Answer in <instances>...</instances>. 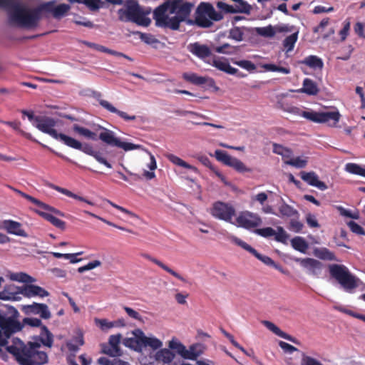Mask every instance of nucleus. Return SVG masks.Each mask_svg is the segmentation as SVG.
I'll return each mask as SVG.
<instances>
[{
    "instance_id": "obj_54",
    "label": "nucleus",
    "mask_w": 365,
    "mask_h": 365,
    "mask_svg": "<svg viewBox=\"0 0 365 365\" xmlns=\"http://www.w3.org/2000/svg\"><path fill=\"white\" fill-rule=\"evenodd\" d=\"M21 322L23 324V327H24V325H28L31 327L40 328H41V327L43 326L41 319L35 317H25Z\"/></svg>"
},
{
    "instance_id": "obj_29",
    "label": "nucleus",
    "mask_w": 365,
    "mask_h": 365,
    "mask_svg": "<svg viewBox=\"0 0 365 365\" xmlns=\"http://www.w3.org/2000/svg\"><path fill=\"white\" fill-rule=\"evenodd\" d=\"M141 256L143 258H145V259H146L153 262L154 264H155L156 265H158V267H160L163 270H165L168 273L170 274L171 275H173L175 278L178 279L181 282H187V280L182 276H181L180 274H178L177 272H175L173 269L170 268L168 266H167L165 264H164L163 262H162L159 259L152 257L151 255H148L147 253H143V254L141 255Z\"/></svg>"
},
{
    "instance_id": "obj_17",
    "label": "nucleus",
    "mask_w": 365,
    "mask_h": 365,
    "mask_svg": "<svg viewBox=\"0 0 365 365\" xmlns=\"http://www.w3.org/2000/svg\"><path fill=\"white\" fill-rule=\"evenodd\" d=\"M232 241L238 246L241 247L246 251L253 255L256 258H257L259 260L262 262L266 265L274 267L276 269H279L272 258L259 253L255 248H253L252 247H251L250 245L242 241V240L236 237H234Z\"/></svg>"
},
{
    "instance_id": "obj_47",
    "label": "nucleus",
    "mask_w": 365,
    "mask_h": 365,
    "mask_svg": "<svg viewBox=\"0 0 365 365\" xmlns=\"http://www.w3.org/2000/svg\"><path fill=\"white\" fill-rule=\"evenodd\" d=\"M272 146L274 153L282 155L283 158L286 159H289L292 157V151L291 149L276 143H274Z\"/></svg>"
},
{
    "instance_id": "obj_25",
    "label": "nucleus",
    "mask_w": 365,
    "mask_h": 365,
    "mask_svg": "<svg viewBox=\"0 0 365 365\" xmlns=\"http://www.w3.org/2000/svg\"><path fill=\"white\" fill-rule=\"evenodd\" d=\"M188 50L194 56L205 61L207 58L210 57L212 54V51L207 45L198 42L190 43L188 46Z\"/></svg>"
},
{
    "instance_id": "obj_18",
    "label": "nucleus",
    "mask_w": 365,
    "mask_h": 365,
    "mask_svg": "<svg viewBox=\"0 0 365 365\" xmlns=\"http://www.w3.org/2000/svg\"><path fill=\"white\" fill-rule=\"evenodd\" d=\"M11 190H14L16 193L19 194V195H21L22 197L25 198L26 200H29V202H31V203L37 205L38 207H39L40 208L44 210H46V211H50L51 212H53L55 213V215H58V216H61V217H64L65 216V214L61 212V210L55 208L54 207H52L39 200H38L37 198H35L22 191H21L20 190H18L16 188H14L10 185L8 186Z\"/></svg>"
},
{
    "instance_id": "obj_44",
    "label": "nucleus",
    "mask_w": 365,
    "mask_h": 365,
    "mask_svg": "<svg viewBox=\"0 0 365 365\" xmlns=\"http://www.w3.org/2000/svg\"><path fill=\"white\" fill-rule=\"evenodd\" d=\"M185 20L186 19L181 18L176 15L171 18H170L168 16L167 20L165 21V24L162 25L160 27L161 28H169L172 30H178V29H179L180 23Z\"/></svg>"
},
{
    "instance_id": "obj_12",
    "label": "nucleus",
    "mask_w": 365,
    "mask_h": 365,
    "mask_svg": "<svg viewBox=\"0 0 365 365\" xmlns=\"http://www.w3.org/2000/svg\"><path fill=\"white\" fill-rule=\"evenodd\" d=\"M211 214L215 218L230 222L235 215V209L230 204L218 201L213 204Z\"/></svg>"
},
{
    "instance_id": "obj_49",
    "label": "nucleus",
    "mask_w": 365,
    "mask_h": 365,
    "mask_svg": "<svg viewBox=\"0 0 365 365\" xmlns=\"http://www.w3.org/2000/svg\"><path fill=\"white\" fill-rule=\"evenodd\" d=\"M262 67L267 71L279 72L284 74H289L291 72L289 67L279 66L273 63H265Z\"/></svg>"
},
{
    "instance_id": "obj_53",
    "label": "nucleus",
    "mask_w": 365,
    "mask_h": 365,
    "mask_svg": "<svg viewBox=\"0 0 365 365\" xmlns=\"http://www.w3.org/2000/svg\"><path fill=\"white\" fill-rule=\"evenodd\" d=\"M238 4L235 7L238 9L240 13L250 14L252 10V6L247 1L244 0H232Z\"/></svg>"
},
{
    "instance_id": "obj_16",
    "label": "nucleus",
    "mask_w": 365,
    "mask_h": 365,
    "mask_svg": "<svg viewBox=\"0 0 365 365\" xmlns=\"http://www.w3.org/2000/svg\"><path fill=\"white\" fill-rule=\"evenodd\" d=\"M294 261L298 262L303 268L306 269L309 274L317 277L321 274L324 267L320 261L309 257L296 258Z\"/></svg>"
},
{
    "instance_id": "obj_57",
    "label": "nucleus",
    "mask_w": 365,
    "mask_h": 365,
    "mask_svg": "<svg viewBox=\"0 0 365 365\" xmlns=\"http://www.w3.org/2000/svg\"><path fill=\"white\" fill-rule=\"evenodd\" d=\"M300 365H324L321 361L307 355L305 353L302 354V359Z\"/></svg>"
},
{
    "instance_id": "obj_55",
    "label": "nucleus",
    "mask_w": 365,
    "mask_h": 365,
    "mask_svg": "<svg viewBox=\"0 0 365 365\" xmlns=\"http://www.w3.org/2000/svg\"><path fill=\"white\" fill-rule=\"evenodd\" d=\"M244 32L241 28L235 26L230 30L229 38L237 41L243 40Z\"/></svg>"
},
{
    "instance_id": "obj_60",
    "label": "nucleus",
    "mask_w": 365,
    "mask_h": 365,
    "mask_svg": "<svg viewBox=\"0 0 365 365\" xmlns=\"http://www.w3.org/2000/svg\"><path fill=\"white\" fill-rule=\"evenodd\" d=\"M217 7L227 14L240 13V11L235 6L227 4L226 3L222 1H218L217 3Z\"/></svg>"
},
{
    "instance_id": "obj_37",
    "label": "nucleus",
    "mask_w": 365,
    "mask_h": 365,
    "mask_svg": "<svg viewBox=\"0 0 365 365\" xmlns=\"http://www.w3.org/2000/svg\"><path fill=\"white\" fill-rule=\"evenodd\" d=\"M279 215L277 216H279L281 217H299V212L298 211L294 209L293 207L289 205L286 202L282 203L279 206Z\"/></svg>"
},
{
    "instance_id": "obj_40",
    "label": "nucleus",
    "mask_w": 365,
    "mask_h": 365,
    "mask_svg": "<svg viewBox=\"0 0 365 365\" xmlns=\"http://www.w3.org/2000/svg\"><path fill=\"white\" fill-rule=\"evenodd\" d=\"M185 353L183 354L182 358L195 360L202 354L201 346L200 344H193L190 346L189 349L185 347Z\"/></svg>"
},
{
    "instance_id": "obj_5",
    "label": "nucleus",
    "mask_w": 365,
    "mask_h": 365,
    "mask_svg": "<svg viewBox=\"0 0 365 365\" xmlns=\"http://www.w3.org/2000/svg\"><path fill=\"white\" fill-rule=\"evenodd\" d=\"M20 314L13 306L0 305V328L5 334H14L23 329V324L19 320Z\"/></svg>"
},
{
    "instance_id": "obj_8",
    "label": "nucleus",
    "mask_w": 365,
    "mask_h": 365,
    "mask_svg": "<svg viewBox=\"0 0 365 365\" xmlns=\"http://www.w3.org/2000/svg\"><path fill=\"white\" fill-rule=\"evenodd\" d=\"M63 143L70 148L79 150L84 153L93 157L98 163L104 165L107 168H112L111 164L102 156V154L99 151L94 150L91 145L88 143L82 144L80 141L70 136H67Z\"/></svg>"
},
{
    "instance_id": "obj_19",
    "label": "nucleus",
    "mask_w": 365,
    "mask_h": 365,
    "mask_svg": "<svg viewBox=\"0 0 365 365\" xmlns=\"http://www.w3.org/2000/svg\"><path fill=\"white\" fill-rule=\"evenodd\" d=\"M121 337L120 334L110 336L108 344L102 345V352L113 357L120 356L122 353L119 344Z\"/></svg>"
},
{
    "instance_id": "obj_32",
    "label": "nucleus",
    "mask_w": 365,
    "mask_h": 365,
    "mask_svg": "<svg viewBox=\"0 0 365 365\" xmlns=\"http://www.w3.org/2000/svg\"><path fill=\"white\" fill-rule=\"evenodd\" d=\"M262 324L270 331H272L276 335L290 341L294 344H298V341L296 339L292 337V336L287 334V333L282 331L278 327H277L274 324L269 321H263Z\"/></svg>"
},
{
    "instance_id": "obj_21",
    "label": "nucleus",
    "mask_w": 365,
    "mask_h": 365,
    "mask_svg": "<svg viewBox=\"0 0 365 365\" xmlns=\"http://www.w3.org/2000/svg\"><path fill=\"white\" fill-rule=\"evenodd\" d=\"M22 286L18 287L14 284H6L0 292V299L4 301H19L21 299Z\"/></svg>"
},
{
    "instance_id": "obj_23",
    "label": "nucleus",
    "mask_w": 365,
    "mask_h": 365,
    "mask_svg": "<svg viewBox=\"0 0 365 365\" xmlns=\"http://www.w3.org/2000/svg\"><path fill=\"white\" fill-rule=\"evenodd\" d=\"M22 295L31 298L39 297L43 298L49 296V292L43 287L35 284H24L22 286Z\"/></svg>"
},
{
    "instance_id": "obj_46",
    "label": "nucleus",
    "mask_w": 365,
    "mask_h": 365,
    "mask_svg": "<svg viewBox=\"0 0 365 365\" xmlns=\"http://www.w3.org/2000/svg\"><path fill=\"white\" fill-rule=\"evenodd\" d=\"M291 244L294 250L302 253H305L309 247L307 242L301 237H294L291 240Z\"/></svg>"
},
{
    "instance_id": "obj_50",
    "label": "nucleus",
    "mask_w": 365,
    "mask_h": 365,
    "mask_svg": "<svg viewBox=\"0 0 365 365\" xmlns=\"http://www.w3.org/2000/svg\"><path fill=\"white\" fill-rule=\"evenodd\" d=\"M11 279L14 281L24 283H32L36 282L35 278L24 272L14 273L11 276Z\"/></svg>"
},
{
    "instance_id": "obj_14",
    "label": "nucleus",
    "mask_w": 365,
    "mask_h": 365,
    "mask_svg": "<svg viewBox=\"0 0 365 365\" xmlns=\"http://www.w3.org/2000/svg\"><path fill=\"white\" fill-rule=\"evenodd\" d=\"M21 309L27 316L38 315L43 319H49L51 317L48 305L43 303L33 302L31 304L21 306Z\"/></svg>"
},
{
    "instance_id": "obj_15",
    "label": "nucleus",
    "mask_w": 365,
    "mask_h": 365,
    "mask_svg": "<svg viewBox=\"0 0 365 365\" xmlns=\"http://www.w3.org/2000/svg\"><path fill=\"white\" fill-rule=\"evenodd\" d=\"M170 14H175L181 18L186 19L193 7V4L186 0H168Z\"/></svg>"
},
{
    "instance_id": "obj_58",
    "label": "nucleus",
    "mask_w": 365,
    "mask_h": 365,
    "mask_svg": "<svg viewBox=\"0 0 365 365\" xmlns=\"http://www.w3.org/2000/svg\"><path fill=\"white\" fill-rule=\"evenodd\" d=\"M168 346L170 349L175 350L176 352L179 355H180L182 357H183V354L185 353V346L182 343H180L176 340H171L169 341Z\"/></svg>"
},
{
    "instance_id": "obj_30",
    "label": "nucleus",
    "mask_w": 365,
    "mask_h": 365,
    "mask_svg": "<svg viewBox=\"0 0 365 365\" xmlns=\"http://www.w3.org/2000/svg\"><path fill=\"white\" fill-rule=\"evenodd\" d=\"M297 91L309 96H317L319 92V89L315 81L307 78L303 81L302 88L298 89Z\"/></svg>"
},
{
    "instance_id": "obj_31",
    "label": "nucleus",
    "mask_w": 365,
    "mask_h": 365,
    "mask_svg": "<svg viewBox=\"0 0 365 365\" xmlns=\"http://www.w3.org/2000/svg\"><path fill=\"white\" fill-rule=\"evenodd\" d=\"M212 61V65L220 71L228 74H234L237 72V69L232 67L226 59L221 60L219 58L214 57Z\"/></svg>"
},
{
    "instance_id": "obj_62",
    "label": "nucleus",
    "mask_w": 365,
    "mask_h": 365,
    "mask_svg": "<svg viewBox=\"0 0 365 365\" xmlns=\"http://www.w3.org/2000/svg\"><path fill=\"white\" fill-rule=\"evenodd\" d=\"M254 232L263 237H270L275 235V230L272 227H264L260 229H255Z\"/></svg>"
},
{
    "instance_id": "obj_6",
    "label": "nucleus",
    "mask_w": 365,
    "mask_h": 365,
    "mask_svg": "<svg viewBox=\"0 0 365 365\" xmlns=\"http://www.w3.org/2000/svg\"><path fill=\"white\" fill-rule=\"evenodd\" d=\"M223 18V14L215 11L210 3L201 2L195 10V20H190L188 23L194 24L200 28H210L213 24L212 21H220Z\"/></svg>"
},
{
    "instance_id": "obj_38",
    "label": "nucleus",
    "mask_w": 365,
    "mask_h": 365,
    "mask_svg": "<svg viewBox=\"0 0 365 365\" xmlns=\"http://www.w3.org/2000/svg\"><path fill=\"white\" fill-rule=\"evenodd\" d=\"M50 187H51L52 189H53V190H55L69 197H72V198L78 200L79 201L84 202L91 205H94V203L93 202L86 199L83 197L79 196L66 188H63V187H61L55 185H51Z\"/></svg>"
},
{
    "instance_id": "obj_3",
    "label": "nucleus",
    "mask_w": 365,
    "mask_h": 365,
    "mask_svg": "<svg viewBox=\"0 0 365 365\" xmlns=\"http://www.w3.org/2000/svg\"><path fill=\"white\" fill-rule=\"evenodd\" d=\"M150 10L143 9L135 0H128L125 8L118 9V19L123 22H133L138 26H148L151 20L147 17Z\"/></svg>"
},
{
    "instance_id": "obj_10",
    "label": "nucleus",
    "mask_w": 365,
    "mask_h": 365,
    "mask_svg": "<svg viewBox=\"0 0 365 365\" xmlns=\"http://www.w3.org/2000/svg\"><path fill=\"white\" fill-rule=\"evenodd\" d=\"M100 129L103 130V132H101L99 134V139L102 140L103 143L107 145L111 146H116L118 148H120L123 149L125 151H129L133 150L139 149L141 148L140 145H136L132 143L128 142H122L120 138H116L114 135V133L108 130L104 127L101 125L98 126Z\"/></svg>"
},
{
    "instance_id": "obj_27",
    "label": "nucleus",
    "mask_w": 365,
    "mask_h": 365,
    "mask_svg": "<svg viewBox=\"0 0 365 365\" xmlns=\"http://www.w3.org/2000/svg\"><path fill=\"white\" fill-rule=\"evenodd\" d=\"M301 178L308 183L309 185L317 187L321 190H326L328 187L327 185L322 181L319 180L318 175L313 171L311 172H304L302 171L300 173Z\"/></svg>"
},
{
    "instance_id": "obj_1",
    "label": "nucleus",
    "mask_w": 365,
    "mask_h": 365,
    "mask_svg": "<svg viewBox=\"0 0 365 365\" xmlns=\"http://www.w3.org/2000/svg\"><path fill=\"white\" fill-rule=\"evenodd\" d=\"M0 8L7 10L10 24L33 29L38 26L43 19H48L51 15L57 19L62 18L69 11L70 6L66 4L56 6L54 1H50L29 7L19 1L0 0Z\"/></svg>"
},
{
    "instance_id": "obj_33",
    "label": "nucleus",
    "mask_w": 365,
    "mask_h": 365,
    "mask_svg": "<svg viewBox=\"0 0 365 365\" xmlns=\"http://www.w3.org/2000/svg\"><path fill=\"white\" fill-rule=\"evenodd\" d=\"M37 341L49 348L52 346L53 342V336L46 326L41 327V332L38 336V341Z\"/></svg>"
},
{
    "instance_id": "obj_13",
    "label": "nucleus",
    "mask_w": 365,
    "mask_h": 365,
    "mask_svg": "<svg viewBox=\"0 0 365 365\" xmlns=\"http://www.w3.org/2000/svg\"><path fill=\"white\" fill-rule=\"evenodd\" d=\"M236 220L240 227L247 230L256 228L262 223V218L257 214L250 211L240 212Z\"/></svg>"
},
{
    "instance_id": "obj_64",
    "label": "nucleus",
    "mask_w": 365,
    "mask_h": 365,
    "mask_svg": "<svg viewBox=\"0 0 365 365\" xmlns=\"http://www.w3.org/2000/svg\"><path fill=\"white\" fill-rule=\"evenodd\" d=\"M257 31L259 35L265 37H272L275 35V31L272 26L258 28Z\"/></svg>"
},
{
    "instance_id": "obj_48",
    "label": "nucleus",
    "mask_w": 365,
    "mask_h": 365,
    "mask_svg": "<svg viewBox=\"0 0 365 365\" xmlns=\"http://www.w3.org/2000/svg\"><path fill=\"white\" fill-rule=\"evenodd\" d=\"M182 78L187 82L192 83L195 85H202L206 83V79L204 77L199 76L194 73H184Z\"/></svg>"
},
{
    "instance_id": "obj_2",
    "label": "nucleus",
    "mask_w": 365,
    "mask_h": 365,
    "mask_svg": "<svg viewBox=\"0 0 365 365\" xmlns=\"http://www.w3.org/2000/svg\"><path fill=\"white\" fill-rule=\"evenodd\" d=\"M41 344L38 341L25 344L18 338L13 339L12 344L6 347L20 365H43L48 361L47 354L38 351Z\"/></svg>"
},
{
    "instance_id": "obj_43",
    "label": "nucleus",
    "mask_w": 365,
    "mask_h": 365,
    "mask_svg": "<svg viewBox=\"0 0 365 365\" xmlns=\"http://www.w3.org/2000/svg\"><path fill=\"white\" fill-rule=\"evenodd\" d=\"M298 34L299 31H296L294 33H292L284 39L282 44L287 53L290 52L294 49V45L298 39Z\"/></svg>"
},
{
    "instance_id": "obj_24",
    "label": "nucleus",
    "mask_w": 365,
    "mask_h": 365,
    "mask_svg": "<svg viewBox=\"0 0 365 365\" xmlns=\"http://www.w3.org/2000/svg\"><path fill=\"white\" fill-rule=\"evenodd\" d=\"M134 337L125 338L123 344L135 351H140L143 348V331L140 329H135L133 331Z\"/></svg>"
},
{
    "instance_id": "obj_35",
    "label": "nucleus",
    "mask_w": 365,
    "mask_h": 365,
    "mask_svg": "<svg viewBox=\"0 0 365 365\" xmlns=\"http://www.w3.org/2000/svg\"><path fill=\"white\" fill-rule=\"evenodd\" d=\"M156 360L163 362L164 365H170L175 358V354L168 349H163L158 351L155 355Z\"/></svg>"
},
{
    "instance_id": "obj_26",
    "label": "nucleus",
    "mask_w": 365,
    "mask_h": 365,
    "mask_svg": "<svg viewBox=\"0 0 365 365\" xmlns=\"http://www.w3.org/2000/svg\"><path fill=\"white\" fill-rule=\"evenodd\" d=\"M170 13V6L168 0L165 1L163 4L158 6L153 11V19L155 21L157 26L160 27L165 24L168 16L167 12Z\"/></svg>"
},
{
    "instance_id": "obj_61",
    "label": "nucleus",
    "mask_w": 365,
    "mask_h": 365,
    "mask_svg": "<svg viewBox=\"0 0 365 365\" xmlns=\"http://www.w3.org/2000/svg\"><path fill=\"white\" fill-rule=\"evenodd\" d=\"M83 4L91 11H97L103 6V2L101 0H83Z\"/></svg>"
},
{
    "instance_id": "obj_51",
    "label": "nucleus",
    "mask_w": 365,
    "mask_h": 365,
    "mask_svg": "<svg viewBox=\"0 0 365 365\" xmlns=\"http://www.w3.org/2000/svg\"><path fill=\"white\" fill-rule=\"evenodd\" d=\"M346 170L351 174L358 175L362 177H365V167L355 164V163H347L346 165Z\"/></svg>"
},
{
    "instance_id": "obj_52",
    "label": "nucleus",
    "mask_w": 365,
    "mask_h": 365,
    "mask_svg": "<svg viewBox=\"0 0 365 365\" xmlns=\"http://www.w3.org/2000/svg\"><path fill=\"white\" fill-rule=\"evenodd\" d=\"M6 125L11 127L15 130L19 131L22 135H24L26 138L33 140L34 142L38 143L36 140L34 139L31 134L29 133H26L24 130H21V123L19 121H7L5 123Z\"/></svg>"
},
{
    "instance_id": "obj_34",
    "label": "nucleus",
    "mask_w": 365,
    "mask_h": 365,
    "mask_svg": "<svg viewBox=\"0 0 365 365\" xmlns=\"http://www.w3.org/2000/svg\"><path fill=\"white\" fill-rule=\"evenodd\" d=\"M314 255L320 259L329 260V261H336L339 260L336 258L334 252L330 251L326 247L315 248L314 250Z\"/></svg>"
},
{
    "instance_id": "obj_41",
    "label": "nucleus",
    "mask_w": 365,
    "mask_h": 365,
    "mask_svg": "<svg viewBox=\"0 0 365 365\" xmlns=\"http://www.w3.org/2000/svg\"><path fill=\"white\" fill-rule=\"evenodd\" d=\"M73 130L78 135L85 137L86 138L93 140H97V135L88 128L80 126L78 124L73 125Z\"/></svg>"
},
{
    "instance_id": "obj_36",
    "label": "nucleus",
    "mask_w": 365,
    "mask_h": 365,
    "mask_svg": "<svg viewBox=\"0 0 365 365\" xmlns=\"http://www.w3.org/2000/svg\"><path fill=\"white\" fill-rule=\"evenodd\" d=\"M299 63L301 64H304L309 66V68L314 69H322L324 66V63L322 60L319 57L314 55H310L306 57L303 60L300 61Z\"/></svg>"
},
{
    "instance_id": "obj_63",
    "label": "nucleus",
    "mask_w": 365,
    "mask_h": 365,
    "mask_svg": "<svg viewBox=\"0 0 365 365\" xmlns=\"http://www.w3.org/2000/svg\"><path fill=\"white\" fill-rule=\"evenodd\" d=\"M347 225L352 232L359 235H365V230L364 228L356 222L349 221L347 223Z\"/></svg>"
},
{
    "instance_id": "obj_7",
    "label": "nucleus",
    "mask_w": 365,
    "mask_h": 365,
    "mask_svg": "<svg viewBox=\"0 0 365 365\" xmlns=\"http://www.w3.org/2000/svg\"><path fill=\"white\" fill-rule=\"evenodd\" d=\"M290 112L314 123H327L330 127H336L341 118V114L338 110L317 112L312 110H301L299 108L294 107L292 108Z\"/></svg>"
},
{
    "instance_id": "obj_45",
    "label": "nucleus",
    "mask_w": 365,
    "mask_h": 365,
    "mask_svg": "<svg viewBox=\"0 0 365 365\" xmlns=\"http://www.w3.org/2000/svg\"><path fill=\"white\" fill-rule=\"evenodd\" d=\"M143 347H151L153 349H158L163 346V343L160 340L154 337H148L143 332Z\"/></svg>"
},
{
    "instance_id": "obj_22",
    "label": "nucleus",
    "mask_w": 365,
    "mask_h": 365,
    "mask_svg": "<svg viewBox=\"0 0 365 365\" xmlns=\"http://www.w3.org/2000/svg\"><path fill=\"white\" fill-rule=\"evenodd\" d=\"M0 227L5 230L7 233L26 237L28 236L26 231L22 228V225L12 220H5L0 222Z\"/></svg>"
},
{
    "instance_id": "obj_4",
    "label": "nucleus",
    "mask_w": 365,
    "mask_h": 365,
    "mask_svg": "<svg viewBox=\"0 0 365 365\" xmlns=\"http://www.w3.org/2000/svg\"><path fill=\"white\" fill-rule=\"evenodd\" d=\"M328 268L330 276L334 279L346 292L353 293L354 291L363 283L359 278L353 274L348 267L344 264H331L329 265Z\"/></svg>"
},
{
    "instance_id": "obj_39",
    "label": "nucleus",
    "mask_w": 365,
    "mask_h": 365,
    "mask_svg": "<svg viewBox=\"0 0 365 365\" xmlns=\"http://www.w3.org/2000/svg\"><path fill=\"white\" fill-rule=\"evenodd\" d=\"M84 344V339L82 333H79L71 340L66 342V347L71 352H77L79 347Z\"/></svg>"
},
{
    "instance_id": "obj_20",
    "label": "nucleus",
    "mask_w": 365,
    "mask_h": 365,
    "mask_svg": "<svg viewBox=\"0 0 365 365\" xmlns=\"http://www.w3.org/2000/svg\"><path fill=\"white\" fill-rule=\"evenodd\" d=\"M95 97L98 101L99 104L106 110L112 113L117 114L120 118L123 119L125 121H130L135 120L136 119V115H128L127 113L120 110L117 109L115 106H113L108 101L101 99V93L99 92L95 93Z\"/></svg>"
},
{
    "instance_id": "obj_9",
    "label": "nucleus",
    "mask_w": 365,
    "mask_h": 365,
    "mask_svg": "<svg viewBox=\"0 0 365 365\" xmlns=\"http://www.w3.org/2000/svg\"><path fill=\"white\" fill-rule=\"evenodd\" d=\"M56 125V120L53 118L41 115L37 117L36 123H33V125L42 133H46L63 143L68 135L63 133H58L54 129Z\"/></svg>"
},
{
    "instance_id": "obj_28",
    "label": "nucleus",
    "mask_w": 365,
    "mask_h": 365,
    "mask_svg": "<svg viewBox=\"0 0 365 365\" xmlns=\"http://www.w3.org/2000/svg\"><path fill=\"white\" fill-rule=\"evenodd\" d=\"M34 212L43 218L45 220L49 222L52 225L56 227V228L60 229L61 230L63 231L66 228V222L56 217L53 215L54 214L53 212H51L48 211L49 212H46L40 210H35Z\"/></svg>"
},
{
    "instance_id": "obj_11",
    "label": "nucleus",
    "mask_w": 365,
    "mask_h": 365,
    "mask_svg": "<svg viewBox=\"0 0 365 365\" xmlns=\"http://www.w3.org/2000/svg\"><path fill=\"white\" fill-rule=\"evenodd\" d=\"M215 157L218 161L232 168L240 173H251L252 171L251 168H247L240 160L231 156L225 150H216L215 151Z\"/></svg>"
},
{
    "instance_id": "obj_59",
    "label": "nucleus",
    "mask_w": 365,
    "mask_h": 365,
    "mask_svg": "<svg viewBox=\"0 0 365 365\" xmlns=\"http://www.w3.org/2000/svg\"><path fill=\"white\" fill-rule=\"evenodd\" d=\"M140 38L142 41L148 45H153L159 43V41L151 34L138 32Z\"/></svg>"
},
{
    "instance_id": "obj_42",
    "label": "nucleus",
    "mask_w": 365,
    "mask_h": 365,
    "mask_svg": "<svg viewBox=\"0 0 365 365\" xmlns=\"http://www.w3.org/2000/svg\"><path fill=\"white\" fill-rule=\"evenodd\" d=\"M167 158L171 163H173V164H175L176 165H178V166H180V167L189 169V170H192L193 172H195V173L197 172V168L196 167H195V166H193L192 165H190L187 162L184 161L183 160H182L181 158H180L179 157H178V156H176V155H175L173 154L168 155H167Z\"/></svg>"
},
{
    "instance_id": "obj_56",
    "label": "nucleus",
    "mask_w": 365,
    "mask_h": 365,
    "mask_svg": "<svg viewBox=\"0 0 365 365\" xmlns=\"http://www.w3.org/2000/svg\"><path fill=\"white\" fill-rule=\"evenodd\" d=\"M307 161L306 160L302 159L299 157L292 158H290L289 160H285V163L293 167L297 168H303L307 165Z\"/></svg>"
}]
</instances>
